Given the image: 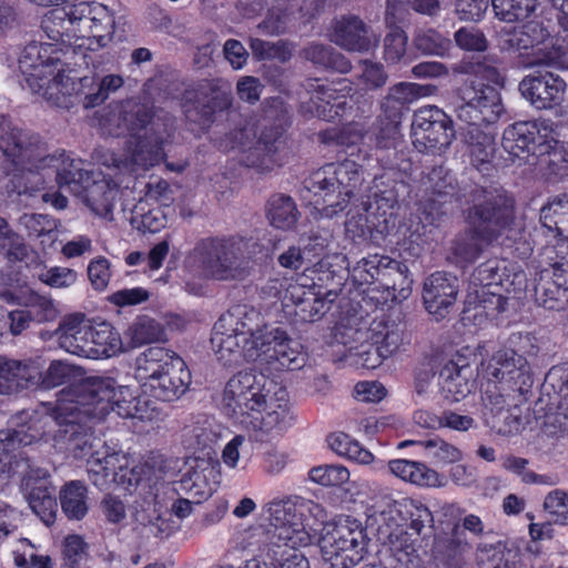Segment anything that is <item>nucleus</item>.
Listing matches in <instances>:
<instances>
[{
	"mask_svg": "<svg viewBox=\"0 0 568 568\" xmlns=\"http://www.w3.org/2000/svg\"><path fill=\"white\" fill-rule=\"evenodd\" d=\"M142 400L112 377H87L61 392L51 416L70 442H92L94 426L114 412L121 418L143 420Z\"/></svg>",
	"mask_w": 568,
	"mask_h": 568,
	"instance_id": "obj_1",
	"label": "nucleus"
},
{
	"mask_svg": "<svg viewBox=\"0 0 568 568\" xmlns=\"http://www.w3.org/2000/svg\"><path fill=\"white\" fill-rule=\"evenodd\" d=\"M217 361L225 367L254 362L270 371H295L304 366L300 343L285 331H253L246 322H214L210 338Z\"/></svg>",
	"mask_w": 568,
	"mask_h": 568,
	"instance_id": "obj_2",
	"label": "nucleus"
},
{
	"mask_svg": "<svg viewBox=\"0 0 568 568\" xmlns=\"http://www.w3.org/2000/svg\"><path fill=\"white\" fill-rule=\"evenodd\" d=\"M265 375L254 369L234 374L222 393V412L247 430L268 434L283 430L292 424L286 389L275 393V402H268L270 389Z\"/></svg>",
	"mask_w": 568,
	"mask_h": 568,
	"instance_id": "obj_3",
	"label": "nucleus"
},
{
	"mask_svg": "<svg viewBox=\"0 0 568 568\" xmlns=\"http://www.w3.org/2000/svg\"><path fill=\"white\" fill-rule=\"evenodd\" d=\"M378 538L388 544L393 568H420L419 536L425 524L433 521L432 511L422 501L402 498L387 504L379 514Z\"/></svg>",
	"mask_w": 568,
	"mask_h": 568,
	"instance_id": "obj_4",
	"label": "nucleus"
},
{
	"mask_svg": "<svg viewBox=\"0 0 568 568\" xmlns=\"http://www.w3.org/2000/svg\"><path fill=\"white\" fill-rule=\"evenodd\" d=\"M134 377L143 395L163 403L180 399L192 382L185 361L174 351L151 346L135 359Z\"/></svg>",
	"mask_w": 568,
	"mask_h": 568,
	"instance_id": "obj_5",
	"label": "nucleus"
},
{
	"mask_svg": "<svg viewBox=\"0 0 568 568\" xmlns=\"http://www.w3.org/2000/svg\"><path fill=\"white\" fill-rule=\"evenodd\" d=\"M258 243L252 237H209L194 247L203 272L216 281H241L251 273Z\"/></svg>",
	"mask_w": 568,
	"mask_h": 568,
	"instance_id": "obj_6",
	"label": "nucleus"
},
{
	"mask_svg": "<svg viewBox=\"0 0 568 568\" xmlns=\"http://www.w3.org/2000/svg\"><path fill=\"white\" fill-rule=\"evenodd\" d=\"M100 443L97 438L92 442L85 439L82 444L74 443V449H80L79 453L75 452V456L88 457L90 481L100 490L108 489L111 484H116L128 491L138 488L150 474V468L145 465L129 467L126 457L120 452H111L104 443L101 449H94Z\"/></svg>",
	"mask_w": 568,
	"mask_h": 568,
	"instance_id": "obj_7",
	"label": "nucleus"
},
{
	"mask_svg": "<svg viewBox=\"0 0 568 568\" xmlns=\"http://www.w3.org/2000/svg\"><path fill=\"white\" fill-rule=\"evenodd\" d=\"M267 510L271 525L275 528V536L291 550L283 551L277 568H310L306 556L298 550L312 545L314 540L305 516L310 507L304 501L293 503L286 499L270 503Z\"/></svg>",
	"mask_w": 568,
	"mask_h": 568,
	"instance_id": "obj_8",
	"label": "nucleus"
},
{
	"mask_svg": "<svg viewBox=\"0 0 568 568\" xmlns=\"http://www.w3.org/2000/svg\"><path fill=\"white\" fill-rule=\"evenodd\" d=\"M363 172L355 161L328 163L306 181L307 189L323 199L321 214L334 217L343 212L363 182Z\"/></svg>",
	"mask_w": 568,
	"mask_h": 568,
	"instance_id": "obj_9",
	"label": "nucleus"
},
{
	"mask_svg": "<svg viewBox=\"0 0 568 568\" xmlns=\"http://www.w3.org/2000/svg\"><path fill=\"white\" fill-rule=\"evenodd\" d=\"M484 374L500 392L494 403L497 409L503 408L505 396L514 399L518 396L526 400V395L530 393L534 384L527 358L511 348L497 351L485 366Z\"/></svg>",
	"mask_w": 568,
	"mask_h": 568,
	"instance_id": "obj_10",
	"label": "nucleus"
},
{
	"mask_svg": "<svg viewBox=\"0 0 568 568\" xmlns=\"http://www.w3.org/2000/svg\"><path fill=\"white\" fill-rule=\"evenodd\" d=\"M471 205L465 210L467 225L478 226L484 236L498 239L515 217L514 200L497 189L476 187L470 192Z\"/></svg>",
	"mask_w": 568,
	"mask_h": 568,
	"instance_id": "obj_11",
	"label": "nucleus"
},
{
	"mask_svg": "<svg viewBox=\"0 0 568 568\" xmlns=\"http://www.w3.org/2000/svg\"><path fill=\"white\" fill-rule=\"evenodd\" d=\"M453 104L456 116L465 124H491L505 112L499 91L476 79L455 89Z\"/></svg>",
	"mask_w": 568,
	"mask_h": 568,
	"instance_id": "obj_12",
	"label": "nucleus"
},
{
	"mask_svg": "<svg viewBox=\"0 0 568 568\" xmlns=\"http://www.w3.org/2000/svg\"><path fill=\"white\" fill-rule=\"evenodd\" d=\"M497 39L501 51L520 52L538 48L529 62L530 65H555L564 55L561 47L546 44L551 37L541 21H528L520 27L503 28L498 31Z\"/></svg>",
	"mask_w": 568,
	"mask_h": 568,
	"instance_id": "obj_13",
	"label": "nucleus"
},
{
	"mask_svg": "<svg viewBox=\"0 0 568 568\" xmlns=\"http://www.w3.org/2000/svg\"><path fill=\"white\" fill-rule=\"evenodd\" d=\"M365 530L356 519L347 517L322 539V551L332 568H353L366 554Z\"/></svg>",
	"mask_w": 568,
	"mask_h": 568,
	"instance_id": "obj_14",
	"label": "nucleus"
},
{
	"mask_svg": "<svg viewBox=\"0 0 568 568\" xmlns=\"http://www.w3.org/2000/svg\"><path fill=\"white\" fill-rule=\"evenodd\" d=\"M60 61L57 51L51 43L30 42L27 44L19 59V68L27 77V80L37 79L43 81L42 88L47 84L43 95L48 100H53L57 105H62L64 101L60 97L53 98L54 92L61 93L62 97L70 94L64 90L67 84L63 83V77L54 75L53 65Z\"/></svg>",
	"mask_w": 568,
	"mask_h": 568,
	"instance_id": "obj_15",
	"label": "nucleus"
},
{
	"mask_svg": "<svg viewBox=\"0 0 568 568\" xmlns=\"http://www.w3.org/2000/svg\"><path fill=\"white\" fill-rule=\"evenodd\" d=\"M454 122L437 106L418 109L412 121L413 144L419 152H443L456 136Z\"/></svg>",
	"mask_w": 568,
	"mask_h": 568,
	"instance_id": "obj_16",
	"label": "nucleus"
},
{
	"mask_svg": "<svg viewBox=\"0 0 568 568\" xmlns=\"http://www.w3.org/2000/svg\"><path fill=\"white\" fill-rule=\"evenodd\" d=\"M407 322H353L357 327H345L339 337L345 343H354L371 338L381 346L382 352L390 357L405 342H409L406 332Z\"/></svg>",
	"mask_w": 568,
	"mask_h": 568,
	"instance_id": "obj_17",
	"label": "nucleus"
},
{
	"mask_svg": "<svg viewBox=\"0 0 568 568\" xmlns=\"http://www.w3.org/2000/svg\"><path fill=\"white\" fill-rule=\"evenodd\" d=\"M345 327H357V324L353 322H334V326L329 328V332L323 335L324 344L333 347L335 345H342L343 352L337 361L349 362L358 368L374 369L377 368L384 359L388 358L381 346L371 338H363V341L354 343H344L339 337L342 336L341 331Z\"/></svg>",
	"mask_w": 568,
	"mask_h": 568,
	"instance_id": "obj_18",
	"label": "nucleus"
},
{
	"mask_svg": "<svg viewBox=\"0 0 568 568\" xmlns=\"http://www.w3.org/2000/svg\"><path fill=\"white\" fill-rule=\"evenodd\" d=\"M43 364L40 356L23 361L0 356V394L42 389Z\"/></svg>",
	"mask_w": 568,
	"mask_h": 568,
	"instance_id": "obj_19",
	"label": "nucleus"
},
{
	"mask_svg": "<svg viewBox=\"0 0 568 568\" xmlns=\"http://www.w3.org/2000/svg\"><path fill=\"white\" fill-rule=\"evenodd\" d=\"M566 81L554 72L537 71L519 82V91L538 110L559 106L565 101Z\"/></svg>",
	"mask_w": 568,
	"mask_h": 568,
	"instance_id": "obj_20",
	"label": "nucleus"
},
{
	"mask_svg": "<svg viewBox=\"0 0 568 568\" xmlns=\"http://www.w3.org/2000/svg\"><path fill=\"white\" fill-rule=\"evenodd\" d=\"M544 122L523 121L509 125L503 134L501 145L514 159L526 160L542 152L548 140Z\"/></svg>",
	"mask_w": 568,
	"mask_h": 568,
	"instance_id": "obj_21",
	"label": "nucleus"
},
{
	"mask_svg": "<svg viewBox=\"0 0 568 568\" xmlns=\"http://www.w3.org/2000/svg\"><path fill=\"white\" fill-rule=\"evenodd\" d=\"M29 474L24 477L22 487L27 494V500L30 508L47 525L51 526L57 518L58 503L55 497V487L51 484L50 475L43 473L39 475Z\"/></svg>",
	"mask_w": 568,
	"mask_h": 568,
	"instance_id": "obj_22",
	"label": "nucleus"
},
{
	"mask_svg": "<svg viewBox=\"0 0 568 568\" xmlns=\"http://www.w3.org/2000/svg\"><path fill=\"white\" fill-rule=\"evenodd\" d=\"M331 40L336 45L353 52L368 51L378 41L372 29L354 14L342 16L334 21Z\"/></svg>",
	"mask_w": 568,
	"mask_h": 568,
	"instance_id": "obj_23",
	"label": "nucleus"
},
{
	"mask_svg": "<svg viewBox=\"0 0 568 568\" xmlns=\"http://www.w3.org/2000/svg\"><path fill=\"white\" fill-rule=\"evenodd\" d=\"M458 293V280L456 276L436 272L429 275L424 283L423 300L429 314L445 317L444 313L453 306Z\"/></svg>",
	"mask_w": 568,
	"mask_h": 568,
	"instance_id": "obj_24",
	"label": "nucleus"
},
{
	"mask_svg": "<svg viewBox=\"0 0 568 568\" xmlns=\"http://www.w3.org/2000/svg\"><path fill=\"white\" fill-rule=\"evenodd\" d=\"M232 104L230 89L216 88L210 84V93L201 91L194 94V102L185 104L184 113L191 122L205 125L213 119L214 113L229 109Z\"/></svg>",
	"mask_w": 568,
	"mask_h": 568,
	"instance_id": "obj_25",
	"label": "nucleus"
},
{
	"mask_svg": "<svg viewBox=\"0 0 568 568\" xmlns=\"http://www.w3.org/2000/svg\"><path fill=\"white\" fill-rule=\"evenodd\" d=\"M389 471L403 481L422 487H442L445 477L426 464L409 459H393L388 462Z\"/></svg>",
	"mask_w": 568,
	"mask_h": 568,
	"instance_id": "obj_26",
	"label": "nucleus"
},
{
	"mask_svg": "<svg viewBox=\"0 0 568 568\" xmlns=\"http://www.w3.org/2000/svg\"><path fill=\"white\" fill-rule=\"evenodd\" d=\"M59 343L67 352L78 356L93 354V324L88 322H60Z\"/></svg>",
	"mask_w": 568,
	"mask_h": 568,
	"instance_id": "obj_27",
	"label": "nucleus"
},
{
	"mask_svg": "<svg viewBox=\"0 0 568 568\" xmlns=\"http://www.w3.org/2000/svg\"><path fill=\"white\" fill-rule=\"evenodd\" d=\"M50 169L55 170V180L59 186L74 195L83 192L84 185L93 178V174L83 168V162L80 159H70L64 153L57 154V162Z\"/></svg>",
	"mask_w": 568,
	"mask_h": 568,
	"instance_id": "obj_28",
	"label": "nucleus"
},
{
	"mask_svg": "<svg viewBox=\"0 0 568 568\" xmlns=\"http://www.w3.org/2000/svg\"><path fill=\"white\" fill-rule=\"evenodd\" d=\"M27 146L22 153L16 155L13 165L22 171L41 172L50 169L57 162V154L49 153L48 144L42 138L33 133L32 136L24 140Z\"/></svg>",
	"mask_w": 568,
	"mask_h": 568,
	"instance_id": "obj_29",
	"label": "nucleus"
},
{
	"mask_svg": "<svg viewBox=\"0 0 568 568\" xmlns=\"http://www.w3.org/2000/svg\"><path fill=\"white\" fill-rule=\"evenodd\" d=\"M118 189L105 179H91L77 196L97 215L106 217L112 212Z\"/></svg>",
	"mask_w": 568,
	"mask_h": 568,
	"instance_id": "obj_30",
	"label": "nucleus"
},
{
	"mask_svg": "<svg viewBox=\"0 0 568 568\" xmlns=\"http://www.w3.org/2000/svg\"><path fill=\"white\" fill-rule=\"evenodd\" d=\"M36 435H29L22 429L0 430V475L9 473L17 458H24L22 448L38 442Z\"/></svg>",
	"mask_w": 568,
	"mask_h": 568,
	"instance_id": "obj_31",
	"label": "nucleus"
},
{
	"mask_svg": "<svg viewBox=\"0 0 568 568\" xmlns=\"http://www.w3.org/2000/svg\"><path fill=\"white\" fill-rule=\"evenodd\" d=\"M134 144L130 155L132 170L141 169L143 171L159 164L163 159L162 139L154 132L146 131L142 135H133Z\"/></svg>",
	"mask_w": 568,
	"mask_h": 568,
	"instance_id": "obj_32",
	"label": "nucleus"
},
{
	"mask_svg": "<svg viewBox=\"0 0 568 568\" xmlns=\"http://www.w3.org/2000/svg\"><path fill=\"white\" fill-rule=\"evenodd\" d=\"M462 535L460 527L455 525L450 535L436 540L434 557L443 568H465L464 552L468 544L462 539Z\"/></svg>",
	"mask_w": 568,
	"mask_h": 568,
	"instance_id": "obj_33",
	"label": "nucleus"
},
{
	"mask_svg": "<svg viewBox=\"0 0 568 568\" xmlns=\"http://www.w3.org/2000/svg\"><path fill=\"white\" fill-rule=\"evenodd\" d=\"M278 138L280 132L276 129L264 130L254 146L243 152L241 162L248 168L271 170L274 164L273 155L277 151Z\"/></svg>",
	"mask_w": 568,
	"mask_h": 568,
	"instance_id": "obj_34",
	"label": "nucleus"
},
{
	"mask_svg": "<svg viewBox=\"0 0 568 568\" xmlns=\"http://www.w3.org/2000/svg\"><path fill=\"white\" fill-rule=\"evenodd\" d=\"M494 241L491 236L481 235L478 226L467 225V229L453 240L450 251L457 262L473 263Z\"/></svg>",
	"mask_w": 568,
	"mask_h": 568,
	"instance_id": "obj_35",
	"label": "nucleus"
},
{
	"mask_svg": "<svg viewBox=\"0 0 568 568\" xmlns=\"http://www.w3.org/2000/svg\"><path fill=\"white\" fill-rule=\"evenodd\" d=\"M300 55L314 65L339 73H348L352 70V64L345 55L321 42L308 43L301 50Z\"/></svg>",
	"mask_w": 568,
	"mask_h": 568,
	"instance_id": "obj_36",
	"label": "nucleus"
},
{
	"mask_svg": "<svg viewBox=\"0 0 568 568\" xmlns=\"http://www.w3.org/2000/svg\"><path fill=\"white\" fill-rule=\"evenodd\" d=\"M407 190L408 186L403 181H397L388 176L376 178L366 210L372 209L373 204H375L376 210L386 212L398 204L399 199L407 193Z\"/></svg>",
	"mask_w": 568,
	"mask_h": 568,
	"instance_id": "obj_37",
	"label": "nucleus"
},
{
	"mask_svg": "<svg viewBox=\"0 0 568 568\" xmlns=\"http://www.w3.org/2000/svg\"><path fill=\"white\" fill-rule=\"evenodd\" d=\"M568 247L567 242H560L554 246H546L541 252L542 262L547 264L540 271L541 280L550 278L555 286L565 291L568 290V260L559 256L565 248Z\"/></svg>",
	"mask_w": 568,
	"mask_h": 568,
	"instance_id": "obj_38",
	"label": "nucleus"
},
{
	"mask_svg": "<svg viewBox=\"0 0 568 568\" xmlns=\"http://www.w3.org/2000/svg\"><path fill=\"white\" fill-rule=\"evenodd\" d=\"M93 324L92 347L97 356L111 357L126 351L125 339L111 322H88Z\"/></svg>",
	"mask_w": 568,
	"mask_h": 568,
	"instance_id": "obj_39",
	"label": "nucleus"
},
{
	"mask_svg": "<svg viewBox=\"0 0 568 568\" xmlns=\"http://www.w3.org/2000/svg\"><path fill=\"white\" fill-rule=\"evenodd\" d=\"M542 152L537 154L539 165L547 179H557L568 175V151L564 144L554 136L548 138Z\"/></svg>",
	"mask_w": 568,
	"mask_h": 568,
	"instance_id": "obj_40",
	"label": "nucleus"
},
{
	"mask_svg": "<svg viewBox=\"0 0 568 568\" xmlns=\"http://www.w3.org/2000/svg\"><path fill=\"white\" fill-rule=\"evenodd\" d=\"M125 347L136 348L145 344L164 343L168 329L162 322H133L124 332Z\"/></svg>",
	"mask_w": 568,
	"mask_h": 568,
	"instance_id": "obj_41",
	"label": "nucleus"
},
{
	"mask_svg": "<svg viewBox=\"0 0 568 568\" xmlns=\"http://www.w3.org/2000/svg\"><path fill=\"white\" fill-rule=\"evenodd\" d=\"M540 222L549 231L568 241V193L554 196L540 210Z\"/></svg>",
	"mask_w": 568,
	"mask_h": 568,
	"instance_id": "obj_42",
	"label": "nucleus"
},
{
	"mask_svg": "<svg viewBox=\"0 0 568 568\" xmlns=\"http://www.w3.org/2000/svg\"><path fill=\"white\" fill-rule=\"evenodd\" d=\"M419 445L425 450V456L436 466L455 464L462 459V452L456 446L436 437L427 440H403L398 444L399 448L408 445Z\"/></svg>",
	"mask_w": 568,
	"mask_h": 568,
	"instance_id": "obj_43",
	"label": "nucleus"
},
{
	"mask_svg": "<svg viewBox=\"0 0 568 568\" xmlns=\"http://www.w3.org/2000/svg\"><path fill=\"white\" fill-rule=\"evenodd\" d=\"M507 305V297L497 293L483 292L480 297H468L463 313L466 315L468 312L474 311V314L471 315L473 320H479L483 317L495 318L506 311ZM462 320H470V316H464Z\"/></svg>",
	"mask_w": 568,
	"mask_h": 568,
	"instance_id": "obj_44",
	"label": "nucleus"
},
{
	"mask_svg": "<svg viewBox=\"0 0 568 568\" xmlns=\"http://www.w3.org/2000/svg\"><path fill=\"white\" fill-rule=\"evenodd\" d=\"M33 132L17 126L10 119L0 115V149L3 155L13 164L16 155L27 146L26 139Z\"/></svg>",
	"mask_w": 568,
	"mask_h": 568,
	"instance_id": "obj_45",
	"label": "nucleus"
},
{
	"mask_svg": "<svg viewBox=\"0 0 568 568\" xmlns=\"http://www.w3.org/2000/svg\"><path fill=\"white\" fill-rule=\"evenodd\" d=\"M267 216L276 229L290 230L297 222L298 211L291 196L275 194L268 201Z\"/></svg>",
	"mask_w": 568,
	"mask_h": 568,
	"instance_id": "obj_46",
	"label": "nucleus"
},
{
	"mask_svg": "<svg viewBox=\"0 0 568 568\" xmlns=\"http://www.w3.org/2000/svg\"><path fill=\"white\" fill-rule=\"evenodd\" d=\"M327 442L332 450L349 460L363 465H368L374 460V455L346 433H333L327 437Z\"/></svg>",
	"mask_w": 568,
	"mask_h": 568,
	"instance_id": "obj_47",
	"label": "nucleus"
},
{
	"mask_svg": "<svg viewBox=\"0 0 568 568\" xmlns=\"http://www.w3.org/2000/svg\"><path fill=\"white\" fill-rule=\"evenodd\" d=\"M62 511L69 519H82L88 513L87 487L81 481H70L60 491Z\"/></svg>",
	"mask_w": 568,
	"mask_h": 568,
	"instance_id": "obj_48",
	"label": "nucleus"
},
{
	"mask_svg": "<svg viewBox=\"0 0 568 568\" xmlns=\"http://www.w3.org/2000/svg\"><path fill=\"white\" fill-rule=\"evenodd\" d=\"M41 28L48 39L52 41L69 42L75 33V28L65 9H53L44 14Z\"/></svg>",
	"mask_w": 568,
	"mask_h": 568,
	"instance_id": "obj_49",
	"label": "nucleus"
},
{
	"mask_svg": "<svg viewBox=\"0 0 568 568\" xmlns=\"http://www.w3.org/2000/svg\"><path fill=\"white\" fill-rule=\"evenodd\" d=\"M423 194L418 201V214L422 223L432 226H439L445 219L452 213L454 201Z\"/></svg>",
	"mask_w": 568,
	"mask_h": 568,
	"instance_id": "obj_50",
	"label": "nucleus"
},
{
	"mask_svg": "<svg viewBox=\"0 0 568 568\" xmlns=\"http://www.w3.org/2000/svg\"><path fill=\"white\" fill-rule=\"evenodd\" d=\"M495 16L505 22L527 19L537 7V0H491Z\"/></svg>",
	"mask_w": 568,
	"mask_h": 568,
	"instance_id": "obj_51",
	"label": "nucleus"
},
{
	"mask_svg": "<svg viewBox=\"0 0 568 568\" xmlns=\"http://www.w3.org/2000/svg\"><path fill=\"white\" fill-rule=\"evenodd\" d=\"M424 194L438 196L444 199V193L447 194V200L455 201L457 199L456 185L453 178L447 173L444 168H434L423 179Z\"/></svg>",
	"mask_w": 568,
	"mask_h": 568,
	"instance_id": "obj_52",
	"label": "nucleus"
},
{
	"mask_svg": "<svg viewBox=\"0 0 568 568\" xmlns=\"http://www.w3.org/2000/svg\"><path fill=\"white\" fill-rule=\"evenodd\" d=\"M387 256L369 255L362 258L352 268V278L357 285H368L375 282L381 283L382 270H384Z\"/></svg>",
	"mask_w": 568,
	"mask_h": 568,
	"instance_id": "obj_53",
	"label": "nucleus"
},
{
	"mask_svg": "<svg viewBox=\"0 0 568 568\" xmlns=\"http://www.w3.org/2000/svg\"><path fill=\"white\" fill-rule=\"evenodd\" d=\"M77 368L73 365H70L68 363H64L62 361H52L51 364L47 369L43 368V375H42V390L52 389L54 387L69 384L65 389H68L70 386L78 384L72 383V381L75 377ZM64 390V388H63ZM62 389L59 392L58 397H60ZM59 398H57L58 404ZM57 405H54L55 407Z\"/></svg>",
	"mask_w": 568,
	"mask_h": 568,
	"instance_id": "obj_54",
	"label": "nucleus"
},
{
	"mask_svg": "<svg viewBox=\"0 0 568 568\" xmlns=\"http://www.w3.org/2000/svg\"><path fill=\"white\" fill-rule=\"evenodd\" d=\"M414 47L426 55L444 57L452 41L434 29L418 30L413 39Z\"/></svg>",
	"mask_w": 568,
	"mask_h": 568,
	"instance_id": "obj_55",
	"label": "nucleus"
},
{
	"mask_svg": "<svg viewBox=\"0 0 568 568\" xmlns=\"http://www.w3.org/2000/svg\"><path fill=\"white\" fill-rule=\"evenodd\" d=\"M176 491L184 493L195 504H201L212 495L213 489L202 471H193L182 476Z\"/></svg>",
	"mask_w": 568,
	"mask_h": 568,
	"instance_id": "obj_56",
	"label": "nucleus"
},
{
	"mask_svg": "<svg viewBox=\"0 0 568 568\" xmlns=\"http://www.w3.org/2000/svg\"><path fill=\"white\" fill-rule=\"evenodd\" d=\"M437 88L433 84L399 82L388 89L387 95L404 108L419 98L434 94Z\"/></svg>",
	"mask_w": 568,
	"mask_h": 568,
	"instance_id": "obj_57",
	"label": "nucleus"
},
{
	"mask_svg": "<svg viewBox=\"0 0 568 568\" xmlns=\"http://www.w3.org/2000/svg\"><path fill=\"white\" fill-rule=\"evenodd\" d=\"M311 87L320 101L332 104L337 109L346 104L345 101L339 100L345 99L353 90L352 83L347 79H339L325 84H312Z\"/></svg>",
	"mask_w": 568,
	"mask_h": 568,
	"instance_id": "obj_58",
	"label": "nucleus"
},
{
	"mask_svg": "<svg viewBox=\"0 0 568 568\" xmlns=\"http://www.w3.org/2000/svg\"><path fill=\"white\" fill-rule=\"evenodd\" d=\"M381 285L394 291H404L412 283L409 270L403 262L387 256L384 270H382Z\"/></svg>",
	"mask_w": 568,
	"mask_h": 568,
	"instance_id": "obj_59",
	"label": "nucleus"
},
{
	"mask_svg": "<svg viewBox=\"0 0 568 568\" xmlns=\"http://www.w3.org/2000/svg\"><path fill=\"white\" fill-rule=\"evenodd\" d=\"M308 477L322 486L338 487L348 481L349 471L342 465H320L310 470Z\"/></svg>",
	"mask_w": 568,
	"mask_h": 568,
	"instance_id": "obj_60",
	"label": "nucleus"
},
{
	"mask_svg": "<svg viewBox=\"0 0 568 568\" xmlns=\"http://www.w3.org/2000/svg\"><path fill=\"white\" fill-rule=\"evenodd\" d=\"M509 555L510 550L507 549V544L501 540L479 546V560L483 568H511Z\"/></svg>",
	"mask_w": 568,
	"mask_h": 568,
	"instance_id": "obj_61",
	"label": "nucleus"
},
{
	"mask_svg": "<svg viewBox=\"0 0 568 568\" xmlns=\"http://www.w3.org/2000/svg\"><path fill=\"white\" fill-rule=\"evenodd\" d=\"M123 85V79L118 74H108L97 83L93 92L84 93L82 104L87 109L95 108L102 104L110 93L116 91Z\"/></svg>",
	"mask_w": 568,
	"mask_h": 568,
	"instance_id": "obj_62",
	"label": "nucleus"
},
{
	"mask_svg": "<svg viewBox=\"0 0 568 568\" xmlns=\"http://www.w3.org/2000/svg\"><path fill=\"white\" fill-rule=\"evenodd\" d=\"M0 251L10 262L23 261L28 256V247L23 239L9 224L0 232Z\"/></svg>",
	"mask_w": 568,
	"mask_h": 568,
	"instance_id": "obj_63",
	"label": "nucleus"
},
{
	"mask_svg": "<svg viewBox=\"0 0 568 568\" xmlns=\"http://www.w3.org/2000/svg\"><path fill=\"white\" fill-rule=\"evenodd\" d=\"M450 364L456 371V376H449V379L446 381V387L449 393H453L454 400H459L470 393L469 382L463 376V373L468 368L469 364L467 358L459 353L456 355V361L452 359Z\"/></svg>",
	"mask_w": 568,
	"mask_h": 568,
	"instance_id": "obj_64",
	"label": "nucleus"
}]
</instances>
